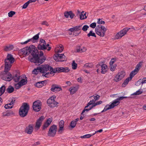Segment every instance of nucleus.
<instances>
[{"label": "nucleus", "instance_id": "f257e3e1", "mask_svg": "<svg viewBox=\"0 0 146 146\" xmlns=\"http://www.w3.org/2000/svg\"><path fill=\"white\" fill-rule=\"evenodd\" d=\"M46 44L45 40L41 38L39 44L37 46L38 50L35 46L32 45L20 49L19 52L23 55L24 56H26L31 54V56H29V60L31 62L35 63L36 65H40L44 62L46 59V58L43 55V52L41 50L46 49L44 45Z\"/></svg>", "mask_w": 146, "mask_h": 146}, {"label": "nucleus", "instance_id": "f03ea898", "mask_svg": "<svg viewBox=\"0 0 146 146\" xmlns=\"http://www.w3.org/2000/svg\"><path fill=\"white\" fill-rule=\"evenodd\" d=\"M3 77V79L5 81L9 82L13 79L15 82H27V78L25 75L21 76L19 73H17L13 76L9 71Z\"/></svg>", "mask_w": 146, "mask_h": 146}, {"label": "nucleus", "instance_id": "7ed1b4c3", "mask_svg": "<svg viewBox=\"0 0 146 146\" xmlns=\"http://www.w3.org/2000/svg\"><path fill=\"white\" fill-rule=\"evenodd\" d=\"M15 60V58L12 54H7L6 58L4 60L5 72H8L10 70L12 64Z\"/></svg>", "mask_w": 146, "mask_h": 146}, {"label": "nucleus", "instance_id": "20e7f679", "mask_svg": "<svg viewBox=\"0 0 146 146\" xmlns=\"http://www.w3.org/2000/svg\"><path fill=\"white\" fill-rule=\"evenodd\" d=\"M29 109V106L27 103H24L21 107L19 111V114L22 117L26 116Z\"/></svg>", "mask_w": 146, "mask_h": 146}, {"label": "nucleus", "instance_id": "39448f33", "mask_svg": "<svg viewBox=\"0 0 146 146\" xmlns=\"http://www.w3.org/2000/svg\"><path fill=\"white\" fill-rule=\"evenodd\" d=\"M120 102L117 100V99L113 100L110 105L107 104L106 105L104 110L101 111L103 113L107 110L114 108L115 107L117 106L119 103Z\"/></svg>", "mask_w": 146, "mask_h": 146}, {"label": "nucleus", "instance_id": "423d86ee", "mask_svg": "<svg viewBox=\"0 0 146 146\" xmlns=\"http://www.w3.org/2000/svg\"><path fill=\"white\" fill-rule=\"evenodd\" d=\"M56 97L55 96H53L49 98L47 101L48 106L51 108L56 107L58 103L55 101Z\"/></svg>", "mask_w": 146, "mask_h": 146}, {"label": "nucleus", "instance_id": "0eeeda50", "mask_svg": "<svg viewBox=\"0 0 146 146\" xmlns=\"http://www.w3.org/2000/svg\"><path fill=\"white\" fill-rule=\"evenodd\" d=\"M42 104L41 102L37 100L34 102L33 104V110L35 111H38L41 109Z\"/></svg>", "mask_w": 146, "mask_h": 146}, {"label": "nucleus", "instance_id": "6e6552de", "mask_svg": "<svg viewBox=\"0 0 146 146\" xmlns=\"http://www.w3.org/2000/svg\"><path fill=\"white\" fill-rule=\"evenodd\" d=\"M53 58L56 61H64L66 60V57L64 55V54H56Z\"/></svg>", "mask_w": 146, "mask_h": 146}, {"label": "nucleus", "instance_id": "1a4fd4ad", "mask_svg": "<svg viewBox=\"0 0 146 146\" xmlns=\"http://www.w3.org/2000/svg\"><path fill=\"white\" fill-rule=\"evenodd\" d=\"M57 129V127L56 125H54L51 126L49 129L48 135L50 137H54L56 135Z\"/></svg>", "mask_w": 146, "mask_h": 146}, {"label": "nucleus", "instance_id": "9d476101", "mask_svg": "<svg viewBox=\"0 0 146 146\" xmlns=\"http://www.w3.org/2000/svg\"><path fill=\"white\" fill-rule=\"evenodd\" d=\"M130 29V28L126 27L118 33L115 35V38L118 39L121 38L125 35L127 31Z\"/></svg>", "mask_w": 146, "mask_h": 146}, {"label": "nucleus", "instance_id": "9b49d317", "mask_svg": "<svg viewBox=\"0 0 146 146\" xmlns=\"http://www.w3.org/2000/svg\"><path fill=\"white\" fill-rule=\"evenodd\" d=\"M54 72L55 73L67 72L70 70L68 67H57L54 68Z\"/></svg>", "mask_w": 146, "mask_h": 146}, {"label": "nucleus", "instance_id": "f8f14e48", "mask_svg": "<svg viewBox=\"0 0 146 146\" xmlns=\"http://www.w3.org/2000/svg\"><path fill=\"white\" fill-rule=\"evenodd\" d=\"M125 74V72L124 71H121L119 72L116 76L114 77L113 80L116 82H118L121 80L124 77Z\"/></svg>", "mask_w": 146, "mask_h": 146}, {"label": "nucleus", "instance_id": "ddd939ff", "mask_svg": "<svg viewBox=\"0 0 146 146\" xmlns=\"http://www.w3.org/2000/svg\"><path fill=\"white\" fill-rule=\"evenodd\" d=\"M41 66L42 71V73H43L42 75H44V74H45L46 72H47L48 70H53V68L48 65H42Z\"/></svg>", "mask_w": 146, "mask_h": 146}, {"label": "nucleus", "instance_id": "4468645a", "mask_svg": "<svg viewBox=\"0 0 146 146\" xmlns=\"http://www.w3.org/2000/svg\"><path fill=\"white\" fill-rule=\"evenodd\" d=\"M95 100H94V99H92V100H90V102L87 104V106H86L84 109L83 110L82 112V113L81 114L84 115V113L85 112V111L86 112H88L89 111L91 110L93 107H92V106L91 107H89L88 108H86L89 107L90 105L93 104L94 103H95Z\"/></svg>", "mask_w": 146, "mask_h": 146}, {"label": "nucleus", "instance_id": "2eb2a0df", "mask_svg": "<svg viewBox=\"0 0 146 146\" xmlns=\"http://www.w3.org/2000/svg\"><path fill=\"white\" fill-rule=\"evenodd\" d=\"M39 34L40 33H39L33 36V37L29 39L27 41H26L24 42H21L20 43L21 44L23 45V44H26L29 42L31 41H32L33 42H35V41H34V40H37L39 38Z\"/></svg>", "mask_w": 146, "mask_h": 146}, {"label": "nucleus", "instance_id": "dca6fc26", "mask_svg": "<svg viewBox=\"0 0 146 146\" xmlns=\"http://www.w3.org/2000/svg\"><path fill=\"white\" fill-rule=\"evenodd\" d=\"M15 100V98H12L10 99V103L5 105L4 106L5 108L6 109H11L13 108V106L14 105Z\"/></svg>", "mask_w": 146, "mask_h": 146}, {"label": "nucleus", "instance_id": "f3484780", "mask_svg": "<svg viewBox=\"0 0 146 146\" xmlns=\"http://www.w3.org/2000/svg\"><path fill=\"white\" fill-rule=\"evenodd\" d=\"M44 119V117L43 116H41L37 120L36 122V125L35 127L36 128L38 129L40 127L41 123Z\"/></svg>", "mask_w": 146, "mask_h": 146}, {"label": "nucleus", "instance_id": "a211bd4d", "mask_svg": "<svg viewBox=\"0 0 146 146\" xmlns=\"http://www.w3.org/2000/svg\"><path fill=\"white\" fill-rule=\"evenodd\" d=\"M79 88V87L78 85L70 87L69 90L70 94H73L75 93L78 91Z\"/></svg>", "mask_w": 146, "mask_h": 146}, {"label": "nucleus", "instance_id": "6ab92c4d", "mask_svg": "<svg viewBox=\"0 0 146 146\" xmlns=\"http://www.w3.org/2000/svg\"><path fill=\"white\" fill-rule=\"evenodd\" d=\"M50 90L52 92H57L62 90L61 88L57 85H53Z\"/></svg>", "mask_w": 146, "mask_h": 146}, {"label": "nucleus", "instance_id": "aec40b11", "mask_svg": "<svg viewBox=\"0 0 146 146\" xmlns=\"http://www.w3.org/2000/svg\"><path fill=\"white\" fill-rule=\"evenodd\" d=\"M33 124H30L26 127L25 131L27 133L31 134L32 133L33 130Z\"/></svg>", "mask_w": 146, "mask_h": 146}, {"label": "nucleus", "instance_id": "412c9836", "mask_svg": "<svg viewBox=\"0 0 146 146\" xmlns=\"http://www.w3.org/2000/svg\"><path fill=\"white\" fill-rule=\"evenodd\" d=\"M42 69L41 66L37 67L35 69L32 71V74H37L38 73H42Z\"/></svg>", "mask_w": 146, "mask_h": 146}, {"label": "nucleus", "instance_id": "4be33fe9", "mask_svg": "<svg viewBox=\"0 0 146 146\" xmlns=\"http://www.w3.org/2000/svg\"><path fill=\"white\" fill-rule=\"evenodd\" d=\"M101 66V72L102 73L104 74L107 72L108 68L106 64H102L101 65L100 64L97 65V66Z\"/></svg>", "mask_w": 146, "mask_h": 146}, {"label": "nucleus", "instance_id": "5701e85b", "mask_svg": "<svg viewBox=\"0 0 146 146\" xmlns=\"http://www.w3.org/2000/svg\"><path fill=\"white\" fill-rule=\"evenodd\" d=\"M141 65V62L138 63L136 65L135 69L132 71L131 72L133 74H135V75L136 74L137 72L139 71Z\"/></svg>", "mask_w": 146, "mask_h": 146}, {"label": "nucleus", "instance_id": "b1692460", "mask_svg": "<svg viewBox=\"0 0 146 146\" xmlns=\"http://www.w3.org/2000/svg\"><path fill=\"white\" fill-rule=\"evenodd\" d=\"M103 29L104 30L100 29V30H99V31L100 33H98L97 32H96V33L97 35L100 36L101 37H103L105 35V34L106 31V29L105 27H104V29Z\"/></svg>", "mask_w": 146, "mask_h": 146}, {"label": "nucleus", "instance_id": "393cba45", "mask_svg": "<svg viewBox=\"0 0 146 146\" xmlns=\"http://www.w3.org/2000/svg\"><path fill=\"white\" fill-rule=\"evenodd\" d=\"M64 121L63 120H61L59 123V129L58 130V131H62L64 129Z\"/></svg>", "mask_w": 146, "mask_h": 146}, {"label": "nucleus", "instance_id": "a878e982", "mask_svg": "<svg viewBox=\"0 0 146 146\" xmlns=\"http://www.w3.org/2000/svg\"><path fill=\"white\" fill-rule=\"evenodd\" d=\"M13 112L11 111H5L3 112L2 113L3 116H9L14 114Z\"/></svg>", "mask_w": 146, "mask_h": 146}, {"label": "nucleus", "instance_id": "bb28decb", "mask_svg": "<svg viewBox=\"0 0 146 146\" xmlns=\"http://www.w3.org/2000/svg\"><path fill=\"white\" fill-rule=\"evenodd\" d=\"M79 119L78 118H77L74 120L72 121L70 124V126L72 128H74V127L76 125L77 122L79 120Z\"/></svg>", "mask_w": 146, "mask_h": 146}, {"label": "nucleus", "instance_id": "cd10ccee", "mask_svg": "<svg viewBox=\"0 0 146 146\" xmlns=\"http://www.w3.org/2000/svg\"><path fill=\"white\" fill-rule=\"evenodd\" d=\"M53 70H54V69H53ZM50 72H46L45 74H44V76L46 77H49L50 76H51V75L53 74H54L55 73V72H54V70L52 71V70H49Z\"/></svg>", "mask_w": 146, "mask_h": 146}, {"label": "nucleus", "instance_id": "c85d7f7f", "mask_svg": "<svg viewBox=\"0 0 146 146\" xmlns=\"http://www.w3.org/2000/svg\"><path fill=\"white\" fill-rule=\"evenodd\" d=\"M27 83H17L15 84V88L16 89H18L23 86L25 85Z\"/></svg>", "mask_w": 146, "mask_h": 146}, {"label": "nucleus", "instance_id": "c756f323", "mask_svg": "<svg viewBox=\"0 0 146 146\" xmlns=\"http://www.w3.org/2000/svg\"><path fill=\"white\" fill-rule=\"evenodd\" d=\"M13 45H10L4 47V50L5 51H7L12 50L13 48Z\"/></svg>", "mask_w": 146, "mask_h": 146}, {"label": "nucleus", "instance_id": "7c9ffc66", "mask_svg": "<svg viewBox=\"0 0 146 146\" xmlns=\"http://www.w3.org/2000/svg\"><path fill=\"white\" fill-rule=\"evenodd\" d=\"M135 75V74H133L131 72L129 74V77L127 78L123 82H129L131 80L132 78Z\"/></svg>", "mask_w": 146, "mask_h": 146}, {"label": "nucleus", "instance_id": "2f4dec72", "mask_svg": "<svg viewBox=\"0 0 146 146\" xmlns=\"http://www.w3.org/2000/svg\"><path fill=\"white\" fill-rule=\"evenodd\" d=\"M86 13H84V11H82L81 12L80 15V19L81 20L87 18V16H86Z\"/></svg>", "mask_w": 146, "mask_h": 146}, {"label": "nucleus", "instance_id": "473e14b6", "mask_svg": "<svg viewBox=\"0 0 146 146\" xmlns=\"http://www.w3.org/2000/svg\"><path fill=\"white\" fill-rule=\"evenodd\" d=\"M46 83H36L35 84V86L37 88H41L46 85Z\"/></svg>", "mask_w": 146, "mask_h": 146}, {"label": "nucleus", "instance_id": "72a5a7b5", "mask_svg": "<svg viewBox=\"0 0 146 146\" xmlns=\"http://www.w3.org/2000/svg\"><path fill=\"white\" fill-rule=\"evenodd\" d=\"M105 27L104 26H102L101 25H97V26L95 28V32H97L98 33H100L99 32V30H100V29H104Z\"/></svg>", "mask_w": 146, "mask_h": 146}, {"label": "nucleus", "instance_id": "f704fd0d", "mask_svg": "<svg viewBox=\"0 0 146 146\" xmlns=\"http://www.w3.org/2000/svg\"><path fill=\"white\" fill-rule=\"evenodd\" d=\"M14 90L13 87L11 86H9L8 88L7 89L6 91L9 93H11L13 92Z\"/></svg>", "mask_w": 146, "mask_h": 146}, {"label": "nucleus", "instance_id": "c9c22d12", "mask_svg": "<svg viewBox=\"0 0 146 146\" xmlns=\"http://www.w3.org/2000/svg\"><path fill=\"white\" fill-rule=\"evenodd\" d=\"M5 90V87L4 86H3L0 88V96L4 93Z\"/></svg>", "mask_w": 146, "mask_h": 146}, {"label": "nucleus", "instance_id": "e433bc0d", "mask_svg": "<svg viewBox=\"0 0 146 146\" xmlns=\"http://www.w3.org/2000/svg\"><path fill=\"white\" fill-rule=\"evenodd\" d=\"M142 93L143 91L139 89L136 92L132 94L131 95V96L139 95L141 94Z\"/></svg>", "mask_w": 146, "mask_h": 146}, {"label": "nucleus", "instance_id": "4c0bfd02", "mask_svg": "<svg viewBox=\"0 0 146 146\" xmlns=\"http://www.w3.org/2000/svg\"><path fill=\"white\" fill-rule=\"evenodd\" d=\"M94 135V133H93L92 134H87L81 136L80 137L82 138H88L90 137L91 136Z\"/></svg>", "mask_w": 146, "mask_h": 146}, {"label": "nucleus", "instance_id": "58836bf2", "mask_svg": "<svg viewBox=\"0 0 146 146\" xmlns=\"http://www.w3.org/2000/svg\"><path fill=\"white\" fill-rule=\"evenodd\" d=\"M87 35L88 37H90V36H92L95 37H96L95 33L93 32V31H90L89 33L87 34Z\"/></svg>", "mask_w": 146, "mask_h": 146}, {"label": "nucleus", "instance_id": "ea45409f", "mask_svg": "<svg viewBox=\"0 0 146 146\" xmlns=\"http://www.w3.org/2000/svg\"><path fill=\"white\" fill-rule=\"evenodd\" d=\"M93 66V65L92 63H86L84 65V66L87 68H92Z\"/></svg>", "mask_w": 146, "mask_h": 146}, {"label": "nucleus", "instance_id": "a19ab883", "mask_svg": "<svg viewBox=\"0 0 146 146\" xmlns=\"http://www.w3.org/2000/svg\"><path fill=\"white\" fill-rule=\"evenodd\" d=\"M86 50V48L85 47H83L82 48H80L78 49L77 50V52H83L85 51Z\"/></svg>", "mask_w": 146, "mask_h": 146}, {"label": "nucleus", "instance_id": "79ce46f5", "mask_svg": "<svg viewBox=\"0 0 146 146\" xmlns=\"http://www.w3.org/2000/svg\"><path fill=\"white\" fill-rule=\"evenodd\" d=\"M72 68L74 70L76 69L77 66V64L74 61H73L72 64Z\"/></svg>", "mask_w": 146, "mask_h": 146}, {"label": "nucleus", "instance_id": "37998d69", "mask_svg": "<svg viewBox=\"0 0 146 146\" xmlns=\"http://www.w3.org/2000/svg\"><path fill=\"white\" fill-rule=\"evenodd\" d=\"M15 14V12L13 11H11L8 13V15L9 17H12L13 15Z\"/></svg>", "mask_w": 146, "mask_h": 146}, {"label": "nucleus", "instance_id": "c03bdc74", "mask_svg": "<svg viewBox=\"0 0 146 146\" xmlns=\"http://www.w3.org/2000/svg\"><path fill=\"white\" fill-rule=\"evenodd\" d=\"M102 101H99L97 102H96L95 103H94L93 104V106H92V107H93L96 106L100 105V104H101L102 103Z\"/></svg>", "mask_w": 146, "mask_h": 146}, {"label": "nucleus", "instance_id": "a18cd8bd", "mask_svg": "<svg viewBox=\"0 0 146 146\" xmlns=\"http://www.w3.org/2000/svg\"><path fill=\"white\" fill-rule=\"evenodd\" d=\"M89 28V27L88 25H85L83 26L82 28V30L84 31H86Z\"/></svg>", "mask_w": 146, "mask_h": 146}, {"label": "nucleus", "instance_id": "49530a36", "mask_svg": "<svg viewBox=\"0 0 146 146\" xmlns=\"http://www.w3.org/2000/svg\"><path fill=\"white\" fill-rule=\"evenodd\" d=\"M82 26V25H80L74 27L75 31H78L80 30L81 29Z\"/></svg>", "mask_w": 146, "mask_h": 146}, {"label": "nucleus", "instance_id": "de8ad7c7", "mask_svg": "<svg viewBox=\"0 0 146 146\" xmlns=\"http://www.w3.org/2000/svg\"><path fill=\"white\" fill-rule=\"evenodd\" d=\"M59 47H60V49H57V52H61L63 49V45L61 44H60L59 46Z\"/></svg>", "mask_w": 146, "mask_h": 146}, {"label": "nucleus", "instance_id": "09e8293b", "mask_svg": "<svg viewBox=\"0 0 146 146\" xmlns=\"http://www.w3.org/2000/svg\"><path fill=\"white\" fill-rule=\"evenodd\" d=\"M110 65V70L112 71H114L115 70V68H116V65L115 64H114Z\"/></svg>", "mask_w": 146, "mask_h": 146}, {"label": "nucleus", "instance_id": "8fccbe9b", "mask_svg": "<svg viewBox=\"0 0 146 146\" xmlns=\"http://www.w3.org/2000/svg\"><path fill=\"white\" fill-rule=\"evenodd\" d=\"M69 13L70 15H69V16H70V17L71 19H73L75 16L74 14L73 13L72 11H70Z\"/></svg>", "mask_w": 146, "mask_h": 146}, {"label": "nucleus", "instance_id": "3c124183", "mask_svg": "<svg viewBox=\"0 0 146 146\" xmlns=\"http://www.w3.org/2000/svg\"><path fill=\"white\" fill-rule=\"evenodd\" d=\"M92 97H93L94 98V100H95V101L96 100H98L100 98V96L98 95H96V96H93L90 97V98H91Z\"/></svg>", "mask_w": 146, "mask_h": 146}, {"label": "nucleus", "instance_id": "603ef678", "mask_svg": "<svg viewBox=\"0 0 146 146\" xmlns=\"http://www.w3.org/2000/svg\"><path fill=\"white\" fill-rule=\"evenodd\" d=\"M52 120L53 119L52 118H49L47 119L46 122L50 125L52 121Z\"/></svg>", "mask_w": 146, "mask_h": 146}, {"label": "nucleus", "instance_id": "864d4df0", "mask_svg": "<svg viewBox=\"0 0 146 146\" xmlns=\"http://www.w3.org/2000/svg\"><path fill=\"white\" fill-rule=\"evenodd\" d=\"M136 82H146V78H143L142 79H140Z\"/></svg>", "mask_w": 146, "mask_h": 146}, {"label": "nucleus", "instance_id": "5fc2aeb1", "mask_svg": "<svg viewBox=\"0 0 146 146\" xmlns=\"http://www.w3.org/2000/svg\"><path fill=\"white\" fill-rule=\"evenodd\" d=\"M64 16L66 18H68L70 15L69 11H65L64 13Z\"/></svg>", "mask_w": 146, "mask_h": 146}, {"label": "nucleus", "instance_id": "6e6d98bb", "mask_svg": "<svg viewBox=\"0 0 146 146\" xmlns=\"http://www.w3.org/2000/svg\"><path fill=\"white\" fill-rule=\"evenodd\" d=\"M90 27L93 28H94L96 27V23L95 22H94L91 23L90 25Z\"/></svg>", "mask_w": 146, "mask_h": 146}, {"label": "nucleus", "instance_id": "4d7b16f0", "mask_svg": "<svg viewBox=\"0 0 146 146\" xmlns=\"http://www.w3.org/2000/svg\"><path fill=\"white\" fill-rule=\"evenodd\" d=\"M49 125L46 122H45L43 127V129H45L47 127L49 126Z\"/></svg>", "mask_w": 146, "mask_h": 146}, {"label": "nucleus", "instance_id": "13d9d810", "mask_svg": "<svg viewBox=\"0 0 146 146\" xmlns=\"http://www.w3.org/2000/svg\"><path fill=\"white\" fill-rule=\"evenodd\" d=\"M116 60L115 59L112 58L110 61V65H113L115 61Z\"/></svg>", "mask_w": 146, "mask_h": 146}, {"label": "nucleus", "instance_id": "bf43d9fd", "mask_svg": "<svg viewBox=\"0 0 146 146\" xmlns=\"http://www.w3.org/2000/svg\"><path fill=\"white\" fill-rule=\"evenodd\" d=\"M41 24L43 25H45L47 26H48L49 25V24L48 23L45 21H43L42 22Z\"/></svg>", "mask_w": 146, "mask_h": 146}, {"label": "nucleus", "instance_id": "052dcab7", "mask_svg": "<svg viewBox=\"0 0 146 146\" xmlns=\"http://www.w3.org/2000/svg\"><path fill=\"white\" fill-rule=\"evenodd\" d=\"M97 23L100 24H104L105 22L102 20H101L100 19H99L98 20V21Z\"/></svg>", "mask_w": 146, "mask_h": 146}, {"label": "nucleus", "instance_id": "680f3d73", "mask_svg": "<svg viewBox=\"0 0 146 146\" xmlns=\"http://www.w3.org/2000/svg\"><path fill=\"white\" fill-rule=\"evenodd\" d=\"M77 31H74V35L75 36H76L77 35H78L81 32H77Z\"/></svg>", "mask_w": 146, "mask_h": 146}, {"label": "nucleus", "instance_id": "e2e57ef3", "mask_svg": "<svg viewBox=\"0 0 146 146\" xmlns=\"http://www.w3.org/2000/svg\"><path fill=\"white\" fill-rule=\"evenodd\" d=\"M28 4H27L26 3H25L23 5L22 7L23 9H26L27 8V7L28 6Z\"/></svg>", "mask_w": 146, "mask_h": 146}, {"label": "nucleus", "instance_id": "0e129e2a", "mask_svg": "<svg viewBox=\"0 0 146 146\" xmlns=\"http://www.w3.org/2000/svg\"><path fill=\"white\" fill-rule=\"evenodd\" d=\"M68 31H71V32H74L75 31L74 27L68 29Z\"/></svg>", "mask_w": 146, "mask_h": 146}, {"label": "nucleus", "instance_id": "69168bd1", "mask_svg": "<svg viewBox=\"0 0 146 146\" xmlns=\"http://www.w3.org/2000/svg\"><path fill=\"white\" fill-rule=\"evenodd\" d=\"M103 131V129H101L99 130L96 131L94 133V135L96 133L98 132L101 133Z\"/></svg>", "mask_w": 146, "mask_h": 146}, {"label": "nucleus", "instance_id": "338daca9", "mask_svg": "<svg viewBox=\"0 0 146 146\" xmlns=\"http://www.w3.org/2000/svg\"><path fill=\"white\" fill-rule=\"evenodd\" d=\"M123 99V96H121L117 98V100L119 102L120 101L122 100Z\"/></svg>", "mask_w": 146, "mask_h": 146}, {"label": "nucleus", "instance_id": "774afa93", "mask_svg": "<svg viewBox=\"0 0 146 146\" xmlns=\"http://www.w3.org/2000/svg\"><path fill=\"white\" fill-rule=\"evenodd\" d=\"M82 80V79L81 77H80L77 79V81L78 82H81Z\"/></svg>", "mask_w": 146, "mask_h": 146}]
</instances>
